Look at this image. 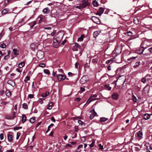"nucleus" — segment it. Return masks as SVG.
<instances>
[{
	"label": "nucleus",
	"instance_id": "nucleus-46",
	"mask_svg": "<svg viewBox=\"0 0 152 152\" xmlns=\"http://www.w3.org/2000/svg\"><path fill=\"white\" fill-rule=\"evenodd\" d=\"M83 40V38L81 37H80L78 38L77 41L81 42Z\"/></svg>",
	"mask_w": 152,
	"mask_h": 152
},
{
	"label": "nucleus",
	"instance_id": "nucleus-5",
	"mask_svg": "<svg viewBox=\"0 0 152 152\" xmlns=\"http://www.w3.org/2000/svg\"><path fill=\"white\" fill-rule=\"evenodd\" d=\"M88 80V78L86 76H83L80 80V82L81 84H83Z\"/></svg>",
	"mask_w": 152,
	"mask_h": 152
},
{
	"label": "nucleus",
	"instance_id": "nucleus-54",
	"mask_svg": "<svg viewBox=\"0 0 152 152\" xmlns=\"http://www.w3.org/2000/svg\"><path fill=\"white\" fill-rule=\"evenodd\" d=\"M9 58V56L8 55H7L5 56V57L4 58V59L5 60H7Z\"/></svg>",
	"mask_w": 152,
	"mask_h": 152
},
{
	"label": "nucleus",
	"instance_id": "nucleus-61",
	"mask_svg": "<svg viewBox=\"0 0 152 152\" xmlns=\"http://www.w3.org/2000/svg\"><path fill=\"white\" fill-rule=\"evenodd\" d=\"M83 147V145H79L78 146V149H79L80 148H82Z\"/></svg>",
	"mask_w": 152,
	"mask_h": 152
},
{
	"label": "nucleus",
	"instance_id": "nucleus-47",
	"mask_svg": "<svg viewBox=\"0 0 152 152\" xmlns=\"http://www.w3.org/2000/svg\"><path fill=\"white\" fill-rule=\"evenodd\" d=\"M9 103V102H6L5 101L2 102V104L4 105H6V104H8Z\"/></svg>",
	"mask_w": 152,
	"mask_h": 152
},
{
	"label": "nucleus",
	"instance_id": "nucleus-50",
	"mask_svg": "<svg viewBox=\"0 0 152 152\" xmlns=\"http://www.w3.org/2000/svg\"><path fill=\"white\" fill-rule=\"evenodd\" d=\"M21 128H22L21 127L19 126V127H15L14 129L15 130H18L19 129H21Z\"/></svg>",
	"mask_w": 152,
	"mask_h": 152
},
{
	"label": "nucleus",
	"instance_id": "nucleus-16",
	"mask_svg": "<svg viewBox=\"0 0 152 152\" xmlns=\"http://www.w3.org/2000/svg\"><path fill=\"white\" fill-rule=\"evenodd\" d=\"M9 11V10L8 8L4 9L1 11V13L3 15H5L7 14Z\"/></svg>",
	"mask_w": 152,
	"mask_h": 152
},
{
	"label": "nucleus",
	"instance_id": "nucleus-49",
	"mask_svg": "<svg viewBox=\"0 0 152 152\" xmlns=\"http://www.w3.org/2000/svg\"><path fill=\"white\" fill-rule=\"evenodd\" d=\"M65 147H71L72 145L71 144H67L65 146Z\"/></svg>",
	"mask_w": 152,
	"mask_h": 152
},
{
	"label": "nucleus",
	"instance_id": "nucleus-38",
	"mask_svg": "<svg viewBox=\"0 0 152 152\" xmlns=\"http://www.w3.org/2000/svg\"><path fill=\"white\" fill-rule=\"evenodd\" d=\"M75 46L77 48H78L79 49H80V46L76 42H75Z\"/></svg>",
	"mask_w": 152,
	"mask_h": 152
},
{
	"label": "nucleus",
	"instance_id": "nucleus-3",
	"mask_svg": "<svg viewBox=\"0 0 152 152\" xmlns=\"http://www.w3.org/2000/svg\"><path fill=\"white\" fill-rule=\"evenodd\" d=\"M37 57L39 60H41L44 57V53L41 51H38L37 54Z\"/></svg>",
	"mask_w": 152,
	"mask_h": 152
},
{
	"label": "nucleus",
	"instance_id": "nucleus-28",
	"mask_svg": "<svg viewBox=\"0 0 152 152\" xmlns=\"http://www.w3.org/2000/svg\"><path fill=\"white\" fill-rule=\"evenodd\" d=\"M92 4L94 7H97L98 6V2L95 0H94L93 1Z\"/></svg>",
	"mask_w": 152,
	"mask_h": 152
},
{
	"label": "nucleus",
	"instance_id": "nucleus-14",
	"mask_svg": "<svg viewBox=\"0 0 152 152\" xmlns=\"http://www.w3.org/2000/svg\"><path fill=\"white\" fill-rule=\"evenodd\" d=\"M149 86H146L143 89L145 93H148L149 91Z\"/></svg>",
	"mask_w": 152,
	"mask_h": 152
},
{
	"label": "nucleus",
	"instance_id": "nucleus-62",
	"mask_svg": "<svg viewBox=\"0 0 152 152\" xmlns=\"http://www.w3.org/2000/svg\"><path fill=\"white\" fill-rule=\"evenodd\" d=\"M115 58L113 57V58H111L110 60V61H111V62H112L114 61H115Z\"/></svg>",
	"mask_w": 152,
	"mask_h": 152
},
{
	"label": "nucleus",
	"instance_id": "nucleus-36",
	"mask_svg": "<svg viewBox=\"0 0 152 152\" xmlns=\"http://www.w3.org/2000/svg\"><path fill=\"white\" fill-rule=\"evenodd\" d=\"M29 80H30V77L29 76H27L25 77V79L24 80V81L26 83L27 82V81Z\"/></svg>",
	"mask_w": 152,
	"mask_h": 152
},
{
	"label": "nucleus",
	"instance_id": "nucleus-43",
	"mask_svg": "<svg viewBox=\"0 0 152 152\" xmlns=\"http://www.w3.org/2000/svg\"><path fill=\"white\" fill-rule=\"evenodd\" d=\"M132 100L134 102H136L137 100L136 97L134 95H133L132 96Z\"/></svg>",
	"mask_w": 152,
	"mask_h": 152
},
{
	"label": "nucleus",
	"instance_id": "nucleus-17",
	"mask_svg": "<svg viewBox=\"0 0 152 152\" xmlns=\"http://www.w3.org/2000/svg\"><path fill=\"white\" fill-rule=\"evenodd\" d=\"M13 54L17 56L19 54V51L16 49L14 48L13 49Z\"/></svg>",
	"mask_w": 152,
	"mask_h": 152
},
{
	"label": "nucleus",
	"instance_id": "nucleus-18",
	"mask_svg": "<svg viewBox=\"0 0 152 152\" xmlns=\"http://www.w3.org/2000/svg\"><path fill=\"white\" fill-rule=\"evenodd\" d=\"M112 96L113 99H114L115 100H117L118 98V94L115 93H114L112 95Z\"/></svg>",
	"mask_w": 152,
	"mask_h": 152
},
{
	"label": "nucleus",
	"instance_id": "nucleus-6",
	"mask_svg": "<svg viewBox=\"0 0 152 152\" xmlns=\"http://www.w3.org/2000/svg\"><path fill=\"white\" fill-rule=\"evenodd\" d=\"M57 78L58 80L60 81H62L65 79L66 76L63 74H59L58 75Z\"/></svg>",
	"mask_w": 152,
	"mask_h": 152
},
{
	"label": "nucleus",
	"instance_id": "nucleus-31",
	"mask_svg": "<svg viewBox=\"0 0 152 152\" xmlns=\"http://www.w3.org/2000/svg\"><path fill=\"white\" fill-rule=\"evenodd\" d=\"M5 93L6 95L8 96H10L11 95V93L10 91L8 90H7L6 91Z\"/></svg>",
	"mask_w": 152,
	"mask_h": 152
},
{
	"label": "nucleus",
	"instance_id": "nucleus-30",
	"mask_svg": "<svg viewBox=\"0 0 152 152\" xmlns=\"http://www.w3.org/2000/svg\"><path fill=\"white\" fill-rule=\"evenodd\" d=\"M49 94V92H46L45 93H43L42 95V97H46Z\"/></svg>",
	"mask_w": 152,
	"mask_h": 152
},
{
	"label": "nucleus",
	"instance_id": "nucleus-24",
	"mask_svg": "<svg viewBox=\"0 0 152 152\" xmlns=\"http://www.w3.org/2000/svg\"><path fill=\"white\" fill-rule=\"evenodd\" d=\"M105 88L107 90H110L111 87H110L109 84H106L104 86Z\"/></svg>",
	"mask_w": 152,
	"mask_h": 152
},
{
	"label": "nucleus",
	"instance_id": "nucleus-22",
	"mask_svg": "<svg viewBox=\"0 0 152 152\" xmlns=\"http://www.w3.org/2000/svg\"><path fill=\"white\" fill-rule=\"evenodd\" d=\"M96 99H90V98L88 99L87 102H86V104H89L91 102H92L94 101Z\"/></svg>",
	"mask_w": 152,
	"mask_h": 152
},
{
	"label": "nucleus",
	"instance_id": "nucleus-11",
	"mask_svg": "<svg viewBox=\"0 0 152 152\" xmlns=\"http://www.w3.org/2000/svg\"><path fill=\"white\" fill-rule=\"evenodd\" d=\"M7 84L10 85L12 87H14L15 86V83L14 81L12 80H9L7 82Z\"/></svg>",
	"mask_w": 152,
	"mask_h": 152
},
{
	"label": "nucleus",
	"instance_id": "nucleus-57",
	"mask_svg": "<svg viewBox=\"0 0 152 152\" xmlns=\"http://www.w3.org/2000/svg\"><path fill=\"white\" fill-rule=\"evenodd\" d=\"M14 150L13 149H10V150H7L6 152H13Z\"/></svg>",
	"mask_w": 152,
	"mask_h": 152
},
{
	"label": "nucleus",
	"instance_id": "nucleus-58",
	"mask_svg": "<svg viewBox=\"0 0 152 152\" xmlns=\"http://www.w3.org/2000/svg\"><path fill=\"white\" fill-rule=\"evenodd\" d=\"M128 34V35L129 36H131L132 35V33L131 31H129L127 33Z\"/></svg>",
	"mask_w": 152,
	"mask_h": 152
},
{
	"label": "nucleus",
	"instance_id": "nucleus-48",
	"mask_svg": "<svg viewBox=\"0 0 152 152\" xmlns=\"http://www.w3.org/2000/svg\"><path fill=\"white\" fill-rule=\"evenodd\" d=\"M20 133H18L17 134V137H16V139L17 140H18V139H19V137L20 136Z\"/></svg>",
	"mask_w": 152,
	"mask_h": 152
},
{
	"label": "nucleus",
	"instance_id": "nucleus-27",
	"mask_svg": "<svg viewBox=\"0 0 152 152\" xmlns=\"http://www.w3.org/2000/svg\"><path fill=\"white\" fill-rule=\"evenodd\" d=\"M40 18L41 20H42L43 21H45V17L42 15H39L38 17V18Z\"/></svg>",
	"mask_w": 152,
	"mask_h": 152
},
{
	"label": "nucleus",
	"instance_id": "nucleus-8",
	"mask_svg": "<svg viewBox=\"0 0 152 152\" xmlns=\"http://www.w3.org/2000/svg\"><path fill=\"white\" fill-rule=\"evenodd\" d=\"M7 136L8 141L10 142H12L13 139V136L8 133L7 134Z\"/></svg>",
	"mask_w": 152,
	"mask_h": 152
},
{
	"label": "nucleus",
	"instance_id": "nucleus-40",
	"mask_svg": "<svg viewBox=\"0 0 152 152\" xmlns=\"http://www.w3.org/2000/svg\"><path fill=\"white\" fill-rule=\"evenodd\" d=\"M140 65V62H137L136 63L135 65L133 66V67L134 68H135L137 66H138Z\"/></svg>",
	"mask_w": 152,
	"mask_h": 152
},
{
	"label": "nucleus",
	"instance_id": "nucleus-51",
	"mask_svg": "<svg viewBox=\"0 0 152 152\" xmlns=\"http://www.w3.org/2000/svg\"><path fill=\"white\" fill-rule=\"evenodd\" d=\"M58 33H61V32H58L56 34V38L55 39H58V38H59V37L60 36L59 35H58Z\"/></svg>",
	"mask_w": 152,
	"mask_h": 152
},
{
	"label": "nucleus",
	"instance_id": "nucleus-9",
	"mask_svg": "<svg viewBox=\"0 0 152 152\" xmlns=\"http://www.w3.org/2000/svg\"><path fill=\"white\" fill-rule=\"evenodd\" d=\"M91 18L94 22H95V23H99V19L96 17L95 16H92Z\"/></svg>",
	"mask_w": 152,
	"mask_h": 152
},
{
	"label": "nucleus",
	"instance_id": "nucleus-35",
	"mask_svg": "<svg viewBox=\"0 0 152 152\" xmlns=\"http://www.w3.org/2000/svg\"><path fill=\"white\" fill-rule=\"evenodd\" d=\"M98 59L97 58L93 59L92 61V62L94 64H96L97 62Z\"/></svg>",
	"mask_w": 152,
	"mask_h": 152
},
{
	"label": "nucleus",
	"instance_id": "nucleus-44",
	"mask_svg": "<svg viewBox=\"0 0 152 152\" xmlns=\"http://www.w3.org/2000/svg\"><path fill=\"white\" fill-rule=\"evenodd\" d=\"M98 146L100 149L102 150L103 149V145H102L101 144H99Z\"/></svg>",
	"mask_w": 152,
	"mask_h": 152
},
{
	"label": "nucleus",
	"instance_id": "nucleus-21",
	"mask_svg": "<svg viewBox=\"0 0 152 152\" xmlns=\"http://www.w3.org/2000/svg\"><path fill=\"white\" fill-rule=\"evenodd\" d=\"M100 33L99 31H95L93 33V35L94 38H96Z\"/></svg>",
	"mask_w": 152,
	"mask_h": 152
},
{
	"label": "nucleus",
	"instance_id": "nucleus-1",
	"mask_svg": "<svg viewBox=\"0 0 152 152\" xmlns=\"http://www.w3.org/2000/svg\"><path fill=\"white\" fill-rule=\"evenodd\" d=\"M58 35H59L60 36L58 39H54L53 40V46L55 48H57L59 46V44L60 42L61 39L63 37V35L61 33H58Z\"/></svg>",
	"mask_w": 152,
	"mask_h": 152
},
{
	"label": "nucleus",
	"instance_id": "nucleus-45",
	"mask_svg": "<svg viewBox=\"0 0 152 152\" xmlns=\"http://www.w3.org/2000/svg\"><path fill=\"white\" fill-rule=\"evenodd\" d=\"M4 134L3 133H1L0 134V139L1 140H2L4 138Z\"/></svg>",
	"mask_w": 152,
	"mask_h": 152
},
{
	"label": "nucleus",
	"instance_id": "nucleus-26",
	"mask_svg": "<svg viewBox=\"0 0 152 152\" xmlns=\"http://www.w3.org/2000/svg\"><path fill=\"white\" fill-rule=\"evenodd\" d=\"M25 65V63L24 62L22 61L20 63L18 64V66L20 68L23 67Z\"/></svg>",
	"mask_w": 152,
	"mask_h": 152
},
{
	"label": "nucleus",
	"instance_id": "nucleus-56",
	"mask_svg": "<svg viewBox=\"0 0 152 152\" xmlns=\"http://www.w3.org/2000/svg\"><path fill=\"white\" fill-rule=\"evenodd\" d=\"M68 75L69 76H73L74 75V74L72 73L71 72H69L68 73Z\"/></svg>",
	"mask_w": 152,
	"mask_h": 152
},
{
	"label": "nucleus",
	"instance_id": "nucleus-63",
	"mask_svg": "<svg viewBox=\"0 0 152 152\" xmlns=\"http://www.w3.org/2000/svg\"><path fill=\"white\" fill-rule=\"evenodd\" d=\"M58 71L59 72H60L61 73H62L63 72V70L62 69H58Z\"/></svg>",
	"mask_w": 152,
	"mask_h": 152
},
{
	"label": "nucleus",
	"instance_id": "nucleus-12",
	"mask_svg": "<svg viewBox=\"0 0 152 152\" xmlns=\"http://www.w3.org/2000/svg\"><path fill=\"white\" fill-rule=\"evenodd\" d=\"M144 149H146L147 152H152V148L150 146H146L145 145Z\"/></svg>",
	"mask_w": 152,
	"mask_h": 152
},
{
	"label": "nucleus",
	"instance_id": "nucleus-7",
	"mask_svg": "<svg viewBox=\"0 0 152 152\" xmlns=\"http://www.w3.org/2000/svg\"><path fill=\"white\" fill-rule=\"evenodd\" d=\"M104 11V9L102 7H100L98 12L96 13V15H99V16H101V15L103 13Z\"/></svg>",
	"mask_w": 152,
	"mask_h": 152
},
{
	"label": "nucleus",
	"instance_id": "nucleus-10",
	"mask_svg": "<svg viewBox=\"0 0 152 152\" xmlns=\"http://www.w3.org/2000/svg\"><path fill=\"white\" fill-rule=\"evenodd\" d=\"M152 115V114H149L148 113H145L143 115V117H144V119L145 120H147L150 118L151 115Z\"/></svg>",
	"mask_w": 152,
	"mask_h": 152
},
{
	"label": "nucleus",
	"instance_id": "nucleus-42",
	"mask_svg": "<svg viewBox=\"0 0 152 152\" xmlns=\"http://www.w3.org/2000/svg\"><path fill=\"white\" fill-rule=\"evenodd\" d=\"M56 72H53L52 73V75L53 76L56 77H57V76H58V75H57L56 74Z\"/></svg>",
	"mask_w": 152,
	"mask_h": 152
},
{
	"label": "nucleus",
	"instance_id": "nucleus-33",
	"mask_svg": "<svg viewBox=\"0 0 152 152\" xmlns=\"http://www.w3.org/2000/svg\"><path fill=\"white\" fill-rule=\"evenodd\" d=\"M23 107L25 109H27L28 107L27 104L26 103H23L22 105Z\"/></svg>",
	"mask_w": 152,
	"mask_h": 152
},
{
	"label": "nucleus",
	"instance_id": "nucleus-60",
	"mask_svg": "<svg viewBox=\"0 0 152 152\" xmlns=\"http://www.w3.org/2000/svg\"><path fill=\"white\" fill-rule=\"evenodd\" d=\"M78 123L80 124H81V125H82V123H83V122L82 121H81V120H78Z\"/></svg>",
	"mask_w": 152,
	"mask_h": 152
},
{
	"label": "nucleus",
	"instance_id": "nucleus-25",
	"mask_svg": "<svg viewBox=\"0 0 152 152\" xmlns=\"http://www.w3.org/2000/svg\"><path fill=\"white\" fill-rule=\"evenodd\" d=\"M108 119V118L104 117H102L100 119V121L101 122H104L107 121Z\"/></svg>",
	"mask_w": 152,
	"mask_h": 152
},
{
	"label": "nucleus",
	"instance_id": "nucleus-13",
	"mask_svg": "<svg viewBox=\"0 0 152 152\" xmlns=\"http://www.w3.org/2000/svg\"><path fill=\"white\" fill-rule=\"evenodd\" d=\"M92 111H93V113L91 114L90 115V118L91 119H93L94 117L96 115V113L95 112L94 110L93 109ZM91 111H92V110H91Z\"/></svg>",
	"mask_w": 152,
	"mask_h": 152
},
{
	"label": "nucleus",
	"instance_id": "nucleus-39",
	"mask_svg": "<svg viewBox=\"0 0 152 152\" xmlns=\"http://www.w3.org/2000/svg\"><path fill=\"white\" fill-rule=\"evenodd\" d=\"M45 64L43 63H40L39 65V66L42 67H44L45 66Z\"/></svg>",
	"mask_w": 152,
	"mask_h": 152
},
{
	"label": "nucleus",
	"instance_id": "nucleus-52",
	"mask_svg": "<svg viewBox=\"0 0 152 152\" xmlns=\"http://www.w3.org/2000/svg\"><path fill=\"white\" fill-rule=\"evenodd\" d=\"M28 97L30 98H32L34 97V95L32 94H29L28 95Z\"/></svg>",
	"mask_w": 152,
	"mask_h": 152
},
{
	"label": "nucleus",
	"instance_id": "nucleus-32",
	"mask_svg": "<svg viewBox=\"0 0 152 152\" xmlns=\"http://www.w3.org/2000/svg\"><path fill=\"white\" fill-rule=\"evenodd\" d=\"M35 118L34 117L31 118L29 120L30 122L31 123H34V122H35Z\"/></svg>",
	"mask_w": 152,
	"mask_h": 152
},
{
	"label": "nucleus",
	"instance_id": "nucleus-59",
	"mask_svg": "<svg viewBox=\"0 0 152 152\" xmlns=\"http://www.w3.org/2000/svg\"><path fill=\"white\" fill-rule=\"evenodd\" d=\"M80 90L82 92H83L85 91V89L84 88L81 87L80 88Z\"/></svg>",
	"mask_w": 152,
	"mask_h": 152
},
{
	"label": "nucleus",
	"instance_id": "nucleus-53",
	"mask_svg": "<svg viewBox=\"0 0 152 152\" xmlns=\"http://www.w3.org/2000/svg\"><path fill=\"white\" fill-rule=\"evenodd\" d=\"M97 95L96 94H93V95H92L90 97V99H91V98H92V97H97Z\"/></svg>",
	"mask_w": 152,
	"mask_h": 152
},
{
	"label": "nucleus",
	"instance_id": "nucleus-20",
	"mask_svg": "<svg viewBox=\"0 0 152 152\" xmlns=\"http://www.w3.org/2000/svg\"><path fill=\"white\" fill-rule=\"evenodd\" d=\"M43 12L45 13H48L50 12V10L47 8H45L43 10Z\"/></svg>",
	"mask_w": 152,
	"mask_h": 152
},
{
	"label": "nucleus",
	"instance_id": "nucleus-34",
	"mask_svg": "<svg viewBox=\"0 0 152 152\" xmlns=\"http://www.w3.org/2000/svg\"><path fill=\"white\" fill-rule=\"evenodd\" d=\"M43 71H44V72L46 74H47L48 75L50 74V72L48 69H44V70Z\"/></svg>",
	"mask_w": 152,
	"mask_h": 152
},
{
	"label": "nucleus",
	"instance_id": "nucleus-2",
	"mask_svg": "<svg viewBox=\"0 0 152 152\" xmlns=\"http://www.w3.org/2000/svg\"><path fill=\"white\" fill-rule=\"evenodd\" d=\"M82 1V3L80 5L81 8H84L90 4L87 0H83Z\"/></svg>",
	"mask_w": 152,
	"mask_h": 152
},
{
	"label": "nucleus",
	"instance_id": "nucleus-64",
	"mask_svg": "<svg viewBox=\"0 0 152 152\" xmlns=\"http://www.w3.org/2000/svg\"><path fill=\"white\" fill-rule=\"evenodd\" d=\"M32 23V27H33L36 24V22L35 21H34Z\"/></svg>",
	"mask_w": 152,
	"mask_h": 152
},
{
	"label": "nucleus",
	"instance_id": "nucleus-37",
	"mask_svg": "<svg viewBox=\"0 0 152 152\" xmlns=\"http://www.w3.org/2000/svg\"><path fill=\"white\" fill-rule=\"evenodd\" d=\"M95 143V141L94 140H93L92 143L89 145V146L90 148H91L93 147L94 146V145Z\"/></svg>",
	"mask_w": 152,
	"mask_h": 152
},
{
	"label": "nucleus",
	"instance_id": "nucleus-15",
	"mask_svg": "<svg viewBox=\"0 0 152 152\" xmlns=\"http://www.w3.org/2000/svg\"><path fill=\"white\" fill-rule=\"evenodd\" d=\"M30 48L33 50H34L37 48L36 45L34 43H32L30 45Z\"/></svg>",
	"mask_w": 152,
	"mask_h": 152
},
{
	"label": "nucleus",
	"instance_id": "nucleus-4",
	"mask_svg": "<svg viewBox=\"0 0 152 152\" xmlns=\"http://www.w3.org/2000/svg\"><path fill=\"white\" fill-rule=\"evenodd\" d=\"M136 136L139 140L141 139L142 138V130L137 132L136 134Z\"/></svg>",
	"mask_w": 152,
	"mask_h": 152
},
{
	"label": "nucleus",
	"instance_id": "nucleus-41",
	"mask_svg": "<svg viewBox=\"0 0 152 152\" xmlns=\"http://www.w3.org/2000/svg\"><path fill=\"white\" fill-rule=\"evenodd\" d=\"M0 47L1 48H4L6 47V45L4 43H3L0 45Z\"/></svg>",
	"mask_w": 152,
	"mask_h": 152
},
{
	"label": "nucleus",
	"instance_id": "nucleus-19",
	"mask_svg": "<svg viewBox=\"0 0 152 152\" xmlns=\"http://www.w3.org/2000/svg\"><path fill=\"white\" fill-rule=\"evenodd\" d=\"M136 52L139 54H142V47H141L140 49L137 50Z\"/></svg>",
	"mask_w": 152,
	"mask_h": 152
},
{
	"label": "nucleus",
	"instance_id": "nucleus-23",
	"mask_svg": "<svg viewBox=\"0 0 152 152\" xmlns=\"http://www.w3.org/2000/svg\"><path fill=\"white\" fill-rule=\"evenodd\" d=\"M26 117L25 115H22V122L23 123H25L26 120Z\"/></svg>",
	"mask_w": 152,
	"mask_h": 152
},
{
	"label": "nucleus",
	"instance_id": "nucleus-55",
	"mask_svg": "<svg viewBox=\"0 0 152 152\" xmlns=\"http://www.w3.org/2000/svg\"><path fill=\"white\" fill-rule=\"evenodd\" d=\"M44 28L45 29H50L51 28V27H44Z\"/></svg>",
	"mask_w": 152,
	"mask_h": 152
},
{
	"label": "nucleus",
	"instance_id": "nucleus-29",
	"mask_svg": "<svg viewBox=\"0 0 152 152\" xmlns=\"http://www.w3.org/2000/svg\"><path fill=\"white\" fill-rule=\"evenodd\" d=\"M53 103L52 102H51L49 104L48 107V109L49 110H51L52 108V105L53 104Z\"/></svg>",
	"mask_w": 152,
	"mask_h": 152
}]
</instances>
